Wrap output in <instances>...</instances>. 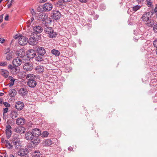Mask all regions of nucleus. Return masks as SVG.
<instances>
[{"instance_id":"obj_6","label":"nucleus","mask_w":157,"mask_h":157,"mask_svg":"<svg viewBox=\"0 0 157 157\" xmlns=\"http://www.w3.org/2000/svg\"><path fill=\"white\" fill-rule=\"evenodd\" d=\"M29 150L27 148L20 149L17 152L18 155L20 157H28Z\"/></svg>"},{"instance_id":"obj_60","label":"nucleus","mask_w":157,"mask_h":157,"mask_svg":"<svg viewBox=\"0 0 157 157\" xmlns=\"http://www.w3.org/2000/svg\"><path fill=\"white\" fill-rule=\"evenodd\" d=\"M32 22H31V21L30 20H29L27 22V24H29V25H30Z\"/></svg>"},{"instance_id":"obj_61","label":"nucleus","mask_w":157,"mask_h":157,"mask_svg":"<svg viewBox=\"0 0 157 157\" xmlns=\"http://www.w3.org/2000/svg\"><path fill=\"white\" fill-rule=\"evenodd\" d=\"M144 0H136L137 2L139 3V2H143Z\"/></svg>"},{"instance_id":"obj_12","label":"nucleus","mask_w":157,"mask_h":157,"mask_svg":"<svg viewBox=\"0 0 157 157\" xmlns=\"http://www.w3.org/2000/svg\"><path fill=\"white\" fill-rule=\"evenodd\" d=\"M16 67V66H15V67L13 68V70L11 71V72L12 74L14 75L18 74V76H19V78H24V76L23 75H22V74H21L20 73H19V72L20 71V69L19 68Z\"/></svg>"},{"instance_id":"obj_44","label":"nucleus","mask_w":157,"mask_h":157,"mask_svg":"<svg viewBox=\"0 0 157 157\" xmlns=\"http://www.w3.org/2000/svg\"><path fill=\"white\" fill-rule=\"evenodd\" d=\"M100 8L101 10H103L105 9V6L104 5L101 4L100 6Z\"/></svg>"},{"instance_id":"obj_27","label":"nucleus","mask_w":157,"mask_h":157,"mask_svg":"<svg viewBox=\"0 0 157 157\" xmlns=\"http://www.w3.org/2000/svg\"><path fill=\"white\" fill-rule=\"evenodd\" d=\"M48 36L51 38H54L56 37L57 35V33L55 32H54L53 29L51 32V33H48Z\"/></svg>"},{"instance_id":"obj_18","label":"nucleus","mask_w":157,"mask_h":157,"mask_svg":"<svg viewBox=\"0 0 157 157\" xmlns=\"http://www.w3.org/2000/svg\"><path fill=\"white\" fill-rule=\"evenodd\" d=\"M36 51L38 54L40 55L44 56L46 53V51L43 47H38Z\"/></svg>"},{"instance_id":"obj_21","label":"nucleus","mask_w":157,"mask_h":157,"mask_svg":"<svg viewBox=\"0 0 157 157\" xmlns=\"http://www.w3.org/2000/svg\"><path fill=\"white\" fill-rule=\"evenodd\" d=\"M35 71L38 74L42 73L44 71V68L42 66L39 65L36 67Z\"/></svg>"},{"instance_id":"obj_39","label":"nucleus","mask_w":157,"mask_h":157,"mask_svg":"<svg viewBox=\"0 0 157 157\" xmlns=\"http://www.w3.org/2000/svg\"><path fill=\"white\" fill-rule=\"evenodd\" d=\"M14 0H12L11 2L7 4V7L8 8H10L12 5V3L14 2Z\"/></svg>"},{"instance_id":"obj_59","label":"nucleus","mask_w":157,"mask_h":157,"mask_svg":"<svg viewBox=\"0 0 157 157\" xmlns=\"http://www.w3.org/2000/svg\"><path fill=\"white\" fill-rule=\"evenodd\" d=\"M10 51V48H7V49L6 50V51H5V52H6V53H8V52H9Z\"/></svg>"},{"instance_id":"obj_22","label":"nucleus","mask_w":157,"mask_h":157,"mask_svg":"<svg viewBox=\"0 0 157 157\" xmlns=\"http://www.w3.org/2000/svg\"><path fill=\"white\" fill-rule=\"evenodd\" d=\"M18 93L21 96H24L27 94L28 91L26 89L21 88L19 90Z\"/></svg>"},{"instance_id":"obj_31","label":"nucleus","mask_w":157,"mask_h":157,"mask_svg":"<svg viewBox=\"0 0 157 157\" xmlns=\"http://www.w3.org/2000/svg\"><path fill=\"white\" fill-rule=\"evenodd\" d=\"M13 55L14 54L12 52L8 53L6 57V59L8 60H10L12 58Z\"/></svg>"},{"instance_id":"obj_9","label":"nucleus","mask_w":157,"mask_h":157,"mask_svg":"<svg viewBox=\"0 0 157 157\" xmlns=\"http://www.w3.org/2000/svg\"><path fill=\"white\" fill-rule=\"evenodd\" d=\"M22 62V59L19 57L15 58L13 61V66L18 67L20 66Z\"/></svg>"},{"instance_id":"obj_35","label":"nucleus","mask_w":157,"mask_h":157,"mask_svg":"<svg viewBox=\"0 0 157 157\" xmlns=\"http://www.w3.org/2000/svg\"><path fill=\"white\" fill-rule=\"evenodd\" d=\"M6 137L8 139L9 138L11 135V131H6Z\"/></svg>"},{"instance_id":"obj_15","label":"nucleus","mask_w":157,"mask_h":157,"mask_svg":"<svg viewBox=\"0 0 157 157\" xmlns=\"http://www.w3.org/2000/svg\"><path fill=\"white\" fill-rule=\"evenodd\" d=\"M14 131L18 133H23L25 132V128L22 126H18L14 129Z\"/></svg>"},{"instance_id":"obj_48","label":"nucleus","mask_w":157,"mask_h":157,"mask_svg":"<svg viewBox=\"0 0 157 157\" xmlns=\"http://www.w3.org/2000/svg\"><path fill=\"white\" fill-rule=\"evenodd\" d=\"M153 45L154 47L157 48V39L154 41Z\"/></svg>"},{"instance_id":"obj_16","label":"nucleus","mask_w":157,"mask_h":157,"mask_svg":"<svg viewBox=\"0 0 157 157\" xmlns=\"http://www.w3.org/2000/svg\"><path fill=\"white\" fill-rule=\"evenodd\" d=\"M25 52L23 49H21L17 51L16 55L18 57L22 59L25 56Z\"/></svg>"},{"instance_id":"obj_47","label":"nucleus","mask_w":157,"mask_h":157,"mask_svg":"<svg viewBox=\"0 0 157 157\" xmlns=\"http://www.w3.org/2000/svg\"><path fill=\"white\" fill-rule=\"evenodd\" d=\"M30 13L31 14H32L33 16L34 15H35L36 14V12L34 11L33 9H31L30 10Z\"/></svg>"},{"instance_id":"obj_26","label":"nucleus","mask_w":157,"mask_h":157,"mask_svg":"<svg viewBox=\"0 0 157 157\" xmlns=\"http://www.w3.org/2000/svg\"><path fill=\"white\" fill-rule=\"evenodd\" d=\"M155 22L152 19H150L146 22V24L149 27H152L155 24Z\"/></svg>"},{"instance_id":"obj_19","label":"nucleus","mask_w":157,"mask_h":157,"mask_svg":"<svg viewBox=\"0 0 157 157\" xmlns=\"http://www.w3.org/2000/svg\"><path fill=\"white\" fill-rule=\"evenodd\" d=\"M0 74L4 77L6 78H8L9 75V72L6 70L4 69H1L0 71Z\"/></svg>"},{"instance_id":"obj_17","label":"nucleus","mask_w":157,"mask_h":157,"mask_svg":"<svg viewBox=\"0 0 157 157\" xmlns=\"http://www.w3.org/2000/svg\"><path fill=\"white\" fill-rule=\"evenodd\" d=\"M24 106V104L23 102L18 101L17 102L15 105V107L18 110L22 109Z\"/></svg>"},{"instance_id":"obj_51","label":"nucleus","mask_w":157,"mask_h":157,"mask_svg":"<svg viewBox=\"0 0 157 157\" xmlns=\"http://www.w3.org/2000/svg\"><path fill=\"white\" fill-rule=\"evenodd\" d=\"M5 39L0 37V42L1 44L3 43L5 41Z\"/></svg>"},{"instance_id":"obj_45","label":"nucleus","mask_w":157,"mask_h":157,"mask_svg":"<svg viewBox=\"0 0 157 157\" xmlns=\"http://www.w3.org/2000/svg\"><path fill=\"white\" fill-rule=\"evenodd\" d=\"M15 67V66H13L11 64H9L8 66V68L11 70V71H12L13 68Z\"/></svg>"},{"instance_id":"obj_55","label":"nucleus","mask_w":157,"mask_h":157,"mask_svg":"<svg viewBox=\"0 0 157 157\" xmlns=\"http://www.w3.org/2000/svg\"><path fill=\"white\" fill-rule=\"evenodd\" d=\"M9 17V15L8 14H7L5 17V20H6V21H7L8 20Z\"/></svg>"},{"instance_id":"obj_8","label":"nucleus","mask_w":157,"mask_h":157,"mask_svg":"<svg viewBox=\"0 0 157 157\" xmlns=\"http://www.w3.org/2000/svg\"><path fill=\"white\" fill-rule=\"evenodd\" d=\"M52 14V18L55 20H57L59 19L61 16V14L58 10L53 11Z\"/></svg>"},{"instance_id":"obj_13","label":"nucleus","mask_w":157,"mask_h":157,"mask_svg":"<svg viewBox=\"0 0 157 157\" xmlns=\"http://www.w3.org/2000/svg\"><path fill=\"white\" fill-rule=\"evenodd\" d=\"M36 55V53L35 51L32 49L29 50L27 52V57L30 59H32Z\"/></svg>"},{"instance_id":"obj_54","label":"nucleus","mask_w":157,"mask_h":157,"mask_svg":"<svg viewBox=\"0 0 157 157\" xmlns=\"http://www.w3.org/2000/svg\"><path fill=\"white\" fill-rule=\"evenodd\" d=\"M67 72H69L71 70V67H67L66 68Z\"/></svg>"},{"instance_id":"obj_53","label":"nucleus","mask_w":157,"mask_h":157,"mask_svg":"<svg viewBox=\"0 0 157 157\" xmlns=\"http://www.w3.org/2000/svg\"><path fill=\"white\" fill-rule=\"evenodd\" d=\"M79 2L82 3H86L87 2L88 0H78Z\"/></svg>"},{"instance_id":"obj_37","label":"nucleus","mask_w":157,"mask_h":157,"mask_svg":"<svg viewBox=\"0 0 157 157\" xmlns=\"http://www.w3.org/2000/svg\"><path fill=\"white\" fill-rule=\"evenodd\" d=\"M49 133L47 131H44L42 134V137H46L49 135Z\"/></svg>"},{"instance_id":"obj_56","label":"nucleus","mask_w":157,"mask_h":157,"mask_svg":"<svg viewBox=\"0 0 157 157\" xmlns=\"http://www.w3.org/2000/svg\"><path fill=\"white\" fill-rule=\"evenodd\" d=\"M3 15H2L0 16V23L2 21V17Z\"/></svg>"},{"instance_id":"obj_5","label":"nucleus","mask_w":157,"mask_h":157,"mask_svg":"<svg viewBox=\"0 0 157 157\" xmlns=\"http://www.w3.org/2000/svg\"><path fill=\"white\" fill-rule=\"evenodd\" d=\"M39 36L35 33H33L28 41L29 44L32 45H36L37 43Z\"/></svg>"},{"instance_id":"obj_46","label":"nucleus","mask_w":157,"mask_h":157,"mask_svg":"<svg viewBox=\"0 0 157 157\" xmlns=\"http://www.w3.org/2000/svg\"><path fill=\"white\" fill-rule=\"evenodd\" d=\"M58 5L59 6H62L63 5V1L62 0H59L57 3Z\"/></svg>"},{"instance_id":"obj_2","label":"nucleus","mask_w":157,"mask_h":157,"mask_svg":"<svg viewBox=\"0 0 157 157\" xmlns=\"http://www.w3.org/2000/svg\"><path fill=\"white\" fill-rule=\"evenodd\" d=\"M12 143L13 146L16 149H20L21 147L19 136L17 134H15L13 136L12 140Z\"/></svg>"},{"instance_id":"obj_57","label":"nucleus","mask_w":157,"mask_h":157,"mask_svg":"<svg viewBox=\"0 0 157 157\" xmlns=\"http://www.w3.org/2000/svg\"><path fill=\"white\" fill-rule=\"evenodd\" d=\"M63 2H70L71 0H62Z\"/></svg>"},{"instance_id":"obj_29","label":"nucleus","mask_w":157,"mask_h":157,"mask_svg":"<svg viewBox=\"0 0 157 157\" xmlns=\"http://www.w3.org/2000/svg\"><path fill=\"white\" fill-rule=\"evenodd\" d=\"M5 143L6 147L9 149H11L13 148V145H11L8 140H5Z\"/></svg>"},{"instance_id":"obj_28","label":"nucleus","mask_w":157,"mask_h":157,"mask_svg":"<svg viewBox=\"0 0 157 157\" xmlns=\"http://www.w3.org/2000/svg\"><path fill=\"white\" fill-rule=\"evenodd\" d=\"M7 79L10 80V82L8 84V85L9 86H12L14 84L15 79L13 78L11 76L8 77V78H7Z\"/></svg>"},{"instance_id":"obj_11","label":"nucleus","mask_w":157,"mask_h":157,"mask_svg":"<svg viewBox=\"0 0 157 157\" xmlns=\"http://www.w3.org/2000/svg\"><path fill=\"white\" fill-rule=\"evenodd\" d=\"M33 64L29 62L25 63L23 66V68L25 71H31L33 69Z\"/></svg>"},{"instance_id":"obj_1","label":"nucleus","mask_w":157,"mask_h":157,"mask_svg":"<svg viewBox=\"0 0 157 157\" xmlns=\"http://www.w3.org/2000/svg\"><path fill=\"white\" fill-rule=\"evenodd\" d=\"M41 132L39 129L34 128L32 132H28L26 133L25 139L28 140H31L34 145H36L40 142V139L38 138L41 135Z\"/></svg>"},{"instance_id":"obj_50","label":"nucleus","mask_w":157,"mask_h":157,"mask_svg":"<svg viewBox=\"0 0 157 157\" xmlns=\"http://www.w3.org/2000/svg\"><path fill=\"white\" fill-rule=\"evenodd\" d=\"M8 111V108H6L4 109L3 110V115H4V113H6Z\"/></svg>"},{"instance_id":"obj_33","label":"nucleus","mask_w":157,"mask_h":157,"mask_svg":"<svg viewBox=\"0 0 157 157\" xmlns=\"http://www.w3.org/2000/svg\"><path fill=\"white\" fill-rule=\"evenodd\" d=\"M51 53L53 55H55L56 56H59L60 55L59 52L56 50L54 49L51 51Z\"/></svg>"},{"instance_id":"obj_41","label":"nucleus","mask_w":157,"mask_h":157,"mask_svg":"<svg viewBox=\"0 0 157 157\" xmlns=\"http://www.w3.org/2000/svg\"><path fill=\"white\" fill-rule=\"evenodd\" d=\"M7 63L5 62H2L0 63V66L4 67L7 66Z\"/></svg>"},{"instance_id":"obj_30","label":"nucleus","mask_w":157,"mask_h":157,"mask_svg":"<svg viewBox=\"0 0 157 157\" xmlns=\"http://www.w3.org/2000/svg\"><path fill=\"white\" fill-rule=\"evenodd\" d=\"M53 30V29L51 27L46 26L44 28V31L46 33L48 34L50 33Z\"/></svg>"},{"instance_id":"obj_58","label":"nucleus","mask_w":157,"mask_h":157,"mask_svg":"<svg viewBox=\"0 0 157 157\" xmlns=\"http://www.w3.org/2000/svg\"><path fill=\"white\" fill-rule=\"evenodd\" d=\"M68 150H69L70 151H72L73 148L71 147H68Z\"/></svg>"},{"instance_id":"obj_42","label":"nucleus","mask_w":157,"mask_h":157,"mask_svg":"<svg viewBox=\"0 0 157 157\" xmlns=\"http://www.w3.org/2000/svg\"><path fill=\"white\" fill-rule=\"evenodd\" d=\"M11 127L10 125H8L6 126V131H11Z\"/></svg>"},{"instance_id":"obj_64","label":"nucleus","mask_w":157,"mask_h":157,"mask_svg":"<svg viewBox=\"0 0 157 157\" xmlns=\"http://www.w3.org/2000/svg\"><path fill=\"white\" fill-rule=\"evenodd\" d=\"M34 18L33 17H32L31 18L30 20L31 21V22H32L34 20Z\"/></svg>"},{"instance_id":"obj_40","label":"nucleus","mask_w":157,"mask_h":157,"mask_svg":"<svg viewBox=\"0 0 157 157\" xmlns=\"http://www.w3.org/2000/svg\"><path fill=\"white\" fill-rule=\"evenodd\" d=\"M153 30L155 33H157V24L156 23L153 26Z\"/></svg>"},{"instance_id":"obj_7","label":"nucleus","mask_w":157,"mask_h":157,"mask_svg":"<svg viewBox=\"0 0 157 157\" xmlns=\"http://www.w3.org/2000/svg\"><path fill=\"white\" fill-rule=\"evenodd\" d=\"M153 13V12L149 11L144 14L141 18L142 20L146 22L151 17Z\"/></svg>"},{"instance_id":"obj_23","label":"nucleus","mask_w":157,"mask_h":157,"mask_svg":"<svg viewBox=\"0 0 157 157\" xmlns=\"http://www.w3.org/2000/svg\"><path fill=\"white\" fill-rule=\"evenodd\" d=\"M43 29L40 26H36L33 28V30L35 33H40L42 32Z\"/></svg>"},{"instance_id":"obj_20","label":"nucleus","mask_w":157,"mask_h":157,"mask_svg":"<svg viewBox=\"0 0 157 157\" xmlns=\"http://www.w3.org/2000/svg\"><path fill=\"white\" fill-rule=\"evenodd\" d=\"M52 143V141L50 139L44 140L42 143L43 145L44 146L48 147Z\"/></svg>"},{"instance_id":"obj_10","label":"nucleus","mask_w":157,"mask_h":157,"mask_svg":"<svg viewBox=\"0 0 157 157\" xmlns=\"http://www.w3.org/2000/svg\"><path fill=\"white\" fill-rule=\"evenodd\" d=\"M28 42V39L23 36H21L18 40V43L21 45H26Z\"/></svg>"},{"instance_id":"obj_4","label":"nucleus","mask_w":157,"mask_h":157,"mask_svg":"<svg viewBox=\"0 0 157 157\" xmlns=\"http://www.w3.org/2000/svg\"><path fill=\"white\" fill-rule=\"evenodd\" d=\"M52 8V4L49 3H46L43 6H41L37 7V10L40 12H48L50 11Z\"/></svg>"},{"instance_id":"obj_14","label":"nucleus","mask_w":157,"mask_h":157,"mask_svg":"<svg viewBox=\"0 0 157 157\" xmlns=\"http://www.w3.org/2000/svg\"><path fill=\"white\" fill-rule=\"evenodd\" d=\"M48 15L44 13H39L37 17V19L39 20L44 21L48 18Z\"/></svg>"},{"instance_id":"obj_36","label":"nucleus","mask_w":157,"mask_h":157,"mask_svg":"<svg viewBox=\"0 0 157 157\" xmlns=\"http://www.w3.org/2000/svg\"><path fill=\"white\" fill-rule=\"evenodd\" d=\"M140 6L139 5H136L134 6L132 8V10L135 12L137 11L140 8Z\"/></svg>"},{"instance_id":"obj_25","label":"nucleus","mask_w":157,"mask_h":157,"mask_svg":"<svg viewBox=\"0 0 157 157\" xmlns=\"http://www.w3.org/2000/svg\"><path fill=\"white\" fill-rule=\"evenodd\" d=\"M25 123V120L22 118H18L16 120V123L17 125H23Z\"/></svg>"},{"instance_id":"obj_32","label":"nucleus","mask_w":157,"mask_h":157,"mask_svg":"<svg viewBox=\"0 0 157 157\" xmlns=\"http://www.w3.org/2000/svg\"><path fill=\"white\" fill-rule=\"evenodd\" d=\"M16 94V90L14 89H12L9 93V94L11 97H13L15 96Z\"/></svg>"},{"instance_id":"obj_49","label":"nucleus","mask_w":157,"mask_h":157,"mask_svg":"<svg viewBox=\"0 0 157 157\" xmlns=\"http://www.w3.org/2000/svg\"><path fill=\"white\" fill-rule=\"evenodd\" d=\"M21 36H22V35H18L17 34H16L15 36H14V37L15 39H17L18 40H19V38H20V37H21Z\"/></svg>"},{"instance_id":"obj_62","label":"nucleus","mask_w":157,"mask_h":157,"mask_svg":"<svg viewBox=\"0 0 157 157\" xmlns=\"http://www.w3.org/2000/svg\"><path fill=\"white\" fill-rule=\"evenodd\" d=\"M98 15H96L94 17V19H97L98 18Z\"/></svg>"},{"instance_id":"obj_52","label":"nucleus","mask_w":157,"mask_h":157,"mask_svg":"<svg viewBox=\"0 0 157 157\" xmlns=\"http://www.w3.org/2000/svg\"><path fill=\"white\" fill-rule=\"evenodd\" d=\"M147 2V4L150 6H151V0H146Z\"/></svg>"},{"instance_id":"obj_3","label":"nucleus","mask_w":157,"mask_h":157,"mask_svg":"<svg viewBox=\"0 0 157 157\" xmlns=\"http://www.w3.org/2000/svg\"><path fill=\"white\" fill-rule=\"evenodd\" d=\"M35 75L33 74H28L26 76V78L28 80L27 85L30 87L34 88L36 85V81L34 79Z\"/></svg>"},{"instance_id":"obj_38","label":"nucleus","mask_w":157,"mask_h":157,"mask_svg":"<svg viewBox=\"0 0 157 157\" xmlns=\"http://www.w3.org/2000/svg\"><path fill=\"white\" fill-rule=\"evenodd\" d=\"M40 154L39 151H35L34 156V157H40Z\"/></svg>"},{"instance_id":"obj_63","label":"nucleus","mask_w":157,"mask_h":157,"mask_svg":"<svg viewBox=\"0 0 157 157\" xmlns=\"http://www.w3.org/2000/svg\"><path fill=\"white\" fill-rule=\"evenodd\" d=\"M154 11H155V13H157V6H156L155 9V10H154Z\"/></svg>"},{"instance_id":"obj_24","label":"nucleus","mask_w":157,"mask_h":157,"mask_svg":"<svg viewBox=\"0 0 157 157\" xmlns=\"http://www.w3.org/2000/svg\"><path fill=\"white\" fill-rule=\"evenodd\" d=\"M43 55H39L37 56L36 57V60L37 61L40 62H42V63H45V57H43Z\"/></svg>"},{"instance_id":"obj_34","label":"nucleus","mask_w":157,"mask_h":157,"mask_svg":"<svg viewBox=\"0 0 157 157\" xmlns=\"http://www.w3.org/2000/svg\"><path fill=\"white\" fill-rule=\"evenodd\" d=\"M11 117L13 119H15L17 116V112L16 111H13L12 112L11 114Z\"/></svg>"},{"instance_id":"obj_43","label":"nucleus","mask_w":157,"mask_h":157,"mask_svg":"<svg viewBox=\"0 0 157 157\" xmlns=\"http://www.w3.org/2000/svg\"><path fill=\"white\" fill-rule=\"evenodd\" d=\"M3 103L4 105L7 108L9 107L10 106V104L7 102H4Z\"/></svg>"}]
</instances>
